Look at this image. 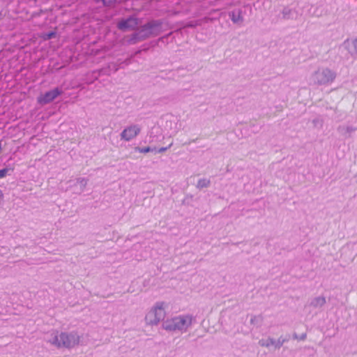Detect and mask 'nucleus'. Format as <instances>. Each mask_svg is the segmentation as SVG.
Segmentation results:
<instances>
[{
    "instance_id": "nucleus-7",
    "label": "nucleus",
    "mask_w": 357,
    "mask_h": 357,
    "mask_svg": "<svg viewBox=\"0 0 357 357\" xmlns=\"http://www.w3.org/2000/svg\"><path fill=\"white\" fill-rule=\"evenodd\" d=\"M61 93L62 91L61 89L55 88L53 90L47 91L43 95L38 97V102L42 105L48 104L56 99Z\"/></svg>"
},
{
    "instance_id": "nucleus-23",
    "label": "nucleus",
    "mask_w": 357,
    "mask_h": 357,
    "mask_svg": "<svg viewBox=\"0 0 357 357\" xmlns=\"http://www.w3.org/2000/svg\"><path fill=\"white\" fill-rule=\"evenodd\" d=\"M352 46L354 47L353 53L357 54V38L352 41Z\"/></svg>"
},
{
    "instance_id": "nucleus-24",
    "label": "nucleus",
    "mask_w": 357,
    "mask_h": 357,
    "mask_svg": "<svg viewBox=\"0 0 357 357\" xmlns=\"http://www.w3.org/2000/svg\"><path fill=\"white\" fill-rule=\"evenodd\" d=\"M172 145V144H170L169 146L167 147H161L158 150L156 149V151H155V152H158V153H162V152H165Z\"/></svg>"
},
{
    "instance_id": "nucleus-5",
    "label": "nucleus",
    "mask_w": 357,
    "mask_h": 357,
    "mask_svg": "<svg viewBox=\"0 0 357 357\" xmlns=\"http://www.w3.org/2000/svg\"><path fill=\"white\" fill-rule=\"evenodd\" d=\"M162 22L160 20H152L142 26L137 31L143 40L151 36H156L161 33Z\"/></svg>"
},
{
    "instance_id": "nucleus-20",
    "label": "nucleus",
    "mask_w": 357,
    "mask_h": 357,
    "mask_svg": "<svg viewBox=\"0 0 357 357\" xmlns=\"http://www.w3.org/2000/svg\"><path fill=\"white\" fill-rule=\"evenodd\" d=\"M56 36V32L54 31H50L46 34H45L44 36V39L45 40H50L51 38H53Z\"/></svg>"
},
{
    "instance_id": "nucleus-17",
    "label": "nucleus",
    "mask_w": 357,
    "mask_h": 357,
    "mask_svg": "<svg viewBox=\"0 0 357 357\" xmlns=\"http://www.w3.org/2000/svg\"><path fill=\"white\" fill-rule=\"evenodd\" d=\"M312 122L314 128H321L323 126V120L319 118L313 119Z\"/></svg>"
},
{
    "instance_id": "nucleus-10",
    "label": "nucleus",
    "mask_w": 357,
    "mask_h": 357,
    "mask_svg": "<svg viewBox=\"0 0 357 357\" xmlns=\"http://www.w3.org/2000/svg\"><path fill=\"white\" fill-rule=\"evenodd\" d=\"M356 128L350 126H340L337 128V131L344 137H349Z\"/></svg>"
},
{
    "instance_id": "nucleus-8",
    "label": "nucleus",
    "mask_w": 357,
    "mask_h": 357,
    "mask_svg": "<svg viewBox=\"0 0 357 357\" xmlns=\"http://www.w3.org/2000/svg\"><path fill=\"white\" fill-rule=\"evenodd\" d=\"M138 25V20L134 17H129L127 19L121 20L117 24V28L123 31L127 30H135Z\"/></svg>"
},
{
    "instance_id": "nucleus-9",
    "label": "nucleus",
    "mask_w": 357,
    "mask_h": 357,
    "mask_svg": "<svg viewBox=\"0 0 357 357\" xmlns=\"http://www.w3.org/2000/svg\"><path fill=\"white\" fill-rule=\"evenodd\" d=\"M288 340L283 338L282 337H280L277 340H275L273 338L268 339H261L259 341V344L261 347H269L271 346H274L275 349H280L283 344L287 342Z\"/></svg>"
},
{
    "instance_id": "nucleus-3",
    "label": "nucleus",
    "mask_w": 357,
    "mask_h": 357,
    "mask_svg": "<svg viewBox=\"0 0 357 357\" xmlns=\"http://www.w3.org/2000/svg\"><path fill=\"white\" fill-rule=\"evenodd\" d=\"M337 77V73L328 67H319L309 77V84L312 86H328Z\"/></svg>"
},
{
    "instance_id": "nucleus-4",
    "label": "nucleus",
    "mask_w": 357,
    "mask_h": 357,
    "mask_svg": "<svg viewBox=\"0 0 357 357\" xmlns=\"http://www.w3.org/2000/svg\"><path fill=\"white\" fill-rule=\"evenodd\" d=\"M167 305L163 301L156 302L146 313L144 321L148 326H158L166 316L165 309Z\"/></svg>"
},
{
    "instance_id": "nucleus-13",
    "label": "nucleus",
    "mask_w": 357,
    "mask_h": 357,
    "mask_svg": "<svg viewBox=\"0 0 357 357\" xmlns=\"http://www.w3.org/2000/svg\"><path fill=\"white\" fill-rule=\"evenodd\" d=\"M140 41H143V40L142 38H141V36L137 31L134 33L131 34L130 36H128L126 38V43L128 45H134Z\"/></svg>"
},
{
    "instance_id": "nucleus-18",
    "label": "nucleus",
    "mask_w": 357,
    "mask_h": 357,
    "mask_svg": "<svg viewBox=\"0 0 357 357\" xmlns=\"http://www.w3.org/2000/svg\"><path fill=\"white\" fill-rule=\"evenodd\" d=\"M77 183L79 184L83 190L87 185V179L84 178H78L77 179Z\"/></svg>"
},
{
    "instance_id": "nucleus-25",
    "label": "nucleus",
    "mask_w": 357,
    "mask_h": 357,
    "mask_svg": "<svg viewBox=\"0 0 357 357\" xmlns=\"http://www.w3.org/2000/svg\"><path fill=\"white\" fill-rule=\"evenodd\" d=\"M256 319V317H254L253 318L251 319V323L253 324L254 322H255V319Z\"/></svg>"
},
{
    "instance_id": "nucleus-22",
    "label": "nucleus",
    "mask_w": 357,
    "mask_h": 357,
    "mask_svg": "<svg viewBox=\"0 0 357 357\" xmlns=\"http://www.w3.org/2000/svg\"><path fill=\"white\" fill-rule=\"evenodd\" d=\"M8 172V169L7 168L0 169V178L5 177L6 176Z\"/></svg>"
},
{
    "instance_id": "nucleus-21",
    "label": "nucleus",
    "mask_w": 357,
    "mask_h": 357,
    "mask_svg": "<svg viewBox=\"0 0 357 357\" xmlns=\"http://www.w3.org/2000/svg\"><path fill=\"white\" fill-rule=\"evenodd\" d=\"M307 335L306 333H303L301 335L298 336L297 334H294L293 337L294 339L300 340H304L306 339Z\"/></svg>"
},
{
    "instance_id": "nucleus-2",
    "label": "nucleus",
    "mask_w": 357,
    "mask_h": 357,
    "mask_svg": "<svg viewBox=\"0 0 357 357\" xmlns=\"http://www.w3.org/2000/svg\"><path fill=\"white\" fill-rule=\"evenodd\" d=\"M80 339L81 337L75 331L60 333L58 331H52L49 335L47 342L58 349H72L79 344Z\"/></svg>"
},
{
    "instance_id": "nucleus-14",
    "label": "nucleus",
    "mask_w": 357,
    "mask_h": 357,
    "mask_svg": "<svg viewBox=\"0 0 357 357\" xmlns=\"http://www.w3.org/2000/svg\"><path fill=\"white\" fill-rule=\"evenodd\" d=\"M282 17L285 20L294 19L295 17L296 12L289 8H284L282 12Z\"/></svg>"
},
{
    "instance_id": "nucleus-12",
    "label": "nucleus",
    "mask_w": 357,
    "mask_h": 357,
    "mask_svg": "<svg viewBox=\"0 0 357 357\" xmlns=\"http://www.w3.org/2000/svg\"><path fill=\"white\" fill-rule=\"evenodd\" d=\"M231 21L235 23L242 22L243 21V18L241 15V10H234L229 13V14Z\"/></svg>"
},
{
    "instance_id": "nucleus-26",
    "label": "nucleus",
    "mask_w": 357,
    "mask_h": 357,
    "mask_svg": "<svg viewBox=\"0 0 357 357\" xmlns=\"http://www.w3.org/2000/svg\"><path fill=\"white\" fill-rule=\"evenodd\" d=\"M188 26H193V24H188Z\"/></svg>"
},
{
    "instance_id": "nucleus-6",
    "label": "nucleus",
    "mask_w": 357,
    "mask_h": 357,
    "mask_svg": "<svg viewBox=\"0 0 357 357\" xmlns=\"http://www.w3.org/2000/svg\"><path fill=\"white\" fill-rule=\"evenodd\" d=\"M141 128L136 124L126 127L121 133V139L129 142L135 138L140 132Z\"/></svg>"
},
{
    "instance_id": "nucleus-15",
    "label": "nucleus",
    "mask_w": 357,
    "mask_h": 357,
    "mask_svg": "<svg viewBox=\"0 0 357 357\" xmlns=\"http://www.w3.org/2000/svg\"><path fill=\"white\" fill-rule=\"evenodd\" d=\"M211 181L207 178H201L198 181L197 184V188L199 189H202L204 188H207L209 186Z\"/></svg>"
},
{
    "instance_id": "nucleus-1",
    "label": "nucleus",
    "mask_w": 357,
    "mask_h": 357,
    "mask_svg": "<svg viewBox=\"0 0 357 357\" xmlns=\"http://www.w3.org/2000/svg\"><path fill=\"white\" fill-rule=\"evenodd\" d=\"M196 321V317L191 314H183L166 319L162 328L169 332L186 333Z\"/></svg>"
},
{
    "instance_id": "nucleus-16",
    "label": "nucleus",
    "mask_w": 357,
    "mask_h": 357,
    "mask_svg": "<svg viewBox=\"0 0 357 357\" xmlns=\"http://www.w3.org/2000/svg\"><path fill=\"white\" fill-rule=\"evenodd\" d=\"M135 151H138L139 153H146L151 151H156V148H151L150 146L146 147H136Z\"/></svg>"
},
{
    "instance_id": "nucleus-19",
    "label": "nucleus",
    "mask_w": 357,
    "mask_h": 357,
    "mask_svg": "<svg viewBox=\"0 0 357 357\" xmlns=\"http://www.w3.org/2000/svg\"><path fill=\"white\" fill-rule=\"evenodd\" d=\"M102 1L104 6H112L116 3V0H102Z\"/></svg>"
},
{
    "instance_id": "nucleus-11",
    "label": "nucleus",
    "mask_w": 357,
    "mask_h": 357,
    "mask_svg": "<svg viewBox=\"0 0 357 357\" xmlns=\"http://www.w3.org/2000/svg\"><path fill=\"white\" fill-rule=\"evenodd\" d=\"M326 303V301L324 296H317L312 299L310 305L314 308H319L324 306Z\"/></svg>"
}]
</instances>
